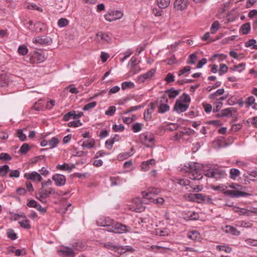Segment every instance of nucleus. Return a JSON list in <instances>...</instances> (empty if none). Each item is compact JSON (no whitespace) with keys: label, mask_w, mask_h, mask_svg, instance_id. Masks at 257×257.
Masks as SVG:
<instances>
[{"label":"nucleus","mask_w":257,"mask_h":257,"mask_svg":"<svg viewBox=\"0 0 257 257\" xmlns=\"http://www.w3.org/2000/svg\"><path fill=\"white\" fill-rule=\"evenodd\" d=\"M180 93L179 90H176L174 88H171L166 91V93L168 95L170 98H174L179 95Z\"/></svg>","instance_id":"4be33fe9"},{"label":"nucleus","mask_w":257,"mask_h":257,"mask_svg":"<svg viewBox=\"0 0 257 257\" xmlns=\"http://www.w3.org/2000/svg\"><path fill=\"white\" fill-rule=\"evenodd\" d=\"M9 171L10 168L7 165H4L3 166L0 167V176L2 177L6 176Z\"/></svg>","instance_id":"7c9ffc66"},{"label":"nucleus","mask_w":257,"mask_h":257,"mask_svg":"<svg viewBox=\"0 0 257 257\" xmlns=\"http://www.w3.org/2000/svg\"><path fill=\"white\" fill-rule=\"evenodd\" d=\"M52 179L57 186H63L66 183V177L62 174H56L52 176Z\"/></svg>","instance_id":"f8f14e48"},{"label":"nucleus","mask_w":257,"mask_h":257,"mask_svg":"<svg viewBox=\"0 0 257 257\" xmlns=\"http://www.w3.org/2000/svg\"><path fill=\"white\" fill-rule=\"evenodd\" d=\"M144 203H148L145 200H142L140 198L133 199L128 205L130 210L137 212H141L145 210V207Z\"/></svg>","instance_id":"7ed1b4c3"},{"label":"nucleus","mask_w":257,"mask_h":257,"mask_svg":"<svg viewBox=\"0 0 257 257\" xmlns=\"http://www.w3.org/2000/svg\"><path fill=\"white\" fill-rule=\"evenodd\" d=\"M164 80L165 81L167 82V83L174 82L175 81L174 76L173 75V74L169 73L167 74Z\"/></svg>","instance_id":"864d4df0"},{"label":"nucleus","mask_w":257,"mask_h":257,"mask_svg":"<svg viewBox=\"0 0 257 257\" xmlns=\"http://www.w3.org/2000/svg\"><path fill=\"white\" fill-rule=\"evenodd\" d=\"M192 196L195 198V201L198 202L206 201V198L209 200H211V198L209 197H207L206 196L202 194H193Z\"/></svg>","instance_id":"a878e982"},{"label":"nucleus","mask_w":257,"mask_h":257,"mask_svg":"<svg viewBox=\"0 0 257 257\" xmlns=\"http://www.w3.org/2000/svg\"><path fill=\"white\" fill-rule=\"evenodd\" d=\"M217 249L219 250H224L226 252L229 253L231 251V248L230 247L226 246H222V245H217L216 246Z\"/></svg>","instance_id":"4d7b16f0"},{"label":"nucleus","mask_w":257,"mask_h":257,"mask_svg":"<svg viewBox=\"0 0 257 257\" xmlns=\"http://www.w3.org/2000/svg\"><path fill=\"white\" fill-rule=\"evenodd\" d=\"M82 125L79 120H74L68 123V125L70 127H77Z\"/></svg>","instance_id":"13d9d810"},{"label":"nucleus","mask_w":257,"mask_h":257,"mask_svg":"<svg viewBox=\"0 0 257 257\" xmlns=\"http://www.w3.org/2000/svg\"><path fill=\"white\" fill-rule=\"evenodd\" d=\"M170 107L167 104L162 103L159 107L158 112L161 113H163L169 110Z\"/></svg>","instance_id":"e433bc0d"},{"label":"nucleus","mask_w":257,"mask_h":257,"mask_svg":"<svg viewBox=\"0 0 257 257\" xmlns=\"http://www.w3.org/2000/svg\"><path fill=\"white\" fill-rule=\"evenodd\" d=\"M224 92L223 88L218 89L215 93H211L209 95V98L211 99H215L217 96L221 95Z\"/></svg>","instance_id":"f704fd0d"},{"label":"nucleus","mask_w":257,"mask_h":257,"mask_svg":"<svg viewBox=\"0 0 257 257\" xmlns=\"http://www.w3.org/2000/svg\"><path fill=\"white\" fill-rule=\"evenodd\" d=\"M7 236L11 240H15L17 238V234L12 229H9L7 231Z\"/></svg>","instance_id":"a19ab883"},{"label":"nucleus","mask_w":257,"mask_h":257,"mask_svg":"<svg viewBox=\"0 0 257 257\" xmlns=\"http://www.w3.org/2000/svg\"><path fill=\"white\" fill-rule=\"evenodd\" d=\"M155 109V104L153 102H151L149 105V107L145 111L144 116V119L146 121H149L152 118V113Z\"/></svg>","instance_id":"a211bd4d"},{"label":"nucleus","mask_w":257,"mask_h":257,"mask_svg":"<svg viewBox=\"0 0 257 257\" xmlns=\"http://www.w3.org/2000/svg\"><path fill=\"white\" fill-rule=\"evenodd\" d=\"M250 30V24L246 23L242 25L240 28V31L243 35L247 34Z\"/></svg>","instance_id":"bb28decb"},{"label":"nucleus","mask_w":257,"mask_h":257,"mask_svg":"<svg viewBox=\"0 0 257 257\" xmlns=\"http://www.w3.org/2000/svg\"><path fill=\"white\" fill-rule=\"evenodd\" d=\"M205 175L208 177L215 178L216 180L223 178L226 176L225 172L219 168H214L207 170Z\"/></svg>","instance_id":"20e7f679"},{"label":"nucleus","mask_w":257,"mask_h":257,"mask_svg":"<svg viewBox=\"0 0 257 257\" xmlns=\"http://www.w3.org/2000/svg\"><path fill=\"white\" fill-rule=\"evenodd\" d=\"M24 177L28 180L40 182L42 180L41 176L37 172H33L31 173H27L24 174Z\"/></svg>","instance_id":"2eb2a0df"},{"label":"nucleus","mask_w":257,"mask_h":257,"mask_svg":"<svg viewBox=\"0 0 257 257\" xmlns=\"http://www.w3.org/2000/svg\"><path fill=\"white\" fill-rule=\"evenodd\" d=\"M98 224L107 227L106 230L115 233H122L129 231L130 228L120 223L114 222L109 217H104L97 222Z\"/></svg>","instance_id":"f257e3e1"},{"label":"nucleus","mask_w":257,"mask_h":257,"mask_svg":"<svg viewBox=\"0 0 257 257\" xmlns=\"http://www.w3.org/2000/svg\"><path fill=\"white\" fill-rule=\"evenodd\" d=\"M104 246L107 249L113 250L119 253V250H121L120 246L114 245L112 242H108L104 244Z\"/></svg>","instance_id":"412c9836"},{"label":"nucleus","mask_w":257,"mask_h":257,"mask_svg":"<svg viewBox=\"0 0 257 257\" xmlns=\"http://www.w3.org/2000/svg\"><path fill=\"white\" fill-rule=\"evenodd\" d=\"M188 238L196 240L200 238V233L198 231L192 230L188 232L187 235Z\"/></svg>","instance_id":"393cba45"},{"label":"nucleus","mask_w":257,"mask_h":257,"mask_svg":"<svg viewBox=\"0 0 257 257\" xmlns=\"http://www.w3.org/2000/svg\"><path fill=\"white\" fill-rule=\"evenodd\" d=\"M74 167V165H72V166H70L68 164L66 163H64L63 165H58L56 166V168L57 169L63 171H66L69 172H71Z\"/></svg>","instance_id":"5701e85b"},{"label":"nucleus","mask_w":257,"mask_h":257,"mask_svg":"<svg viewBox=\"0 0 257 257\" xmlns=\"http://www.w3.org/2000/svg\"><path fill=\"white\" fill-rule=\"evenodd\" d=\"M134 149L132 148L130 152L120 153L117 157V159L119 161H122L127 159L134 154Z\"/></svg>","instance_id":"6ab92c4d"},{"label":"nucleus","mask_w":257,"mask_h":257,"mask_svg":"<svg viewBox=\"0 0 257 257\" xmlns=\"http://www.w3.org/2000/svg\"><path fill=\"white\" fill-rule=\"evenodd\" d=\"M17 137L22 141H25V139H26V136L25 134H23L22 130H18Z\"/></svg>","instance_id":"0e129e2a"},{"label":"nucleus","mask_w":257,"mask_h":257,"mask_svg":"<svg viewBox=\"0 0 257 257\" xmlns=\"http://www.w3.org/2000/svg\"><path fill=\"white\" fill-rule=\"evenodd\" d=\"M12 157L7 153H2L0 154V160H11Z\"/></svg>","instance_id":"680f3d73"},{"label":"nucleus","mask_w":257,"mask_h":257,"mask_svg":"<svg viewBox=\"0 0 257 257\" xmlns=\"http://www.w3.org/2000/svg\"><path fill=\"white\" fill-rule=\"evenodd\" d=\"M8 80L6 79V77L4 75L0 76V86L4 87L8 85Z\"/></svg>","instance_id":"6e6d98bb"},{"label":"nucleus","mask_w":257,"mask_h":257,"mask_svg":"<svg viewBox=\"0 0 257 257\" xmlns=\"http://www.w3.org/2000/svg\"><path fill=\"white\" fill-rule=\"evenodd\" d=\"M223 117H230L232 116V112H236V109L234 107H230L223 109L221 110Z\"/></svg>","instance_id":"b1692460"},{"label":"nucleus","mask_w":257,"mask_h":257,"mask_svg":"<svg viewBox=\"0 0 257 257\" xmlns=\"http://www.w3.org/2000/svg\"><path fill=\"white\" fill-rule=\"evenodd\" d=\"M41 25V24L40 23H37L36 24H35L34 29L30 27H29L28 29L29 30H31L32 31L40 32L42 31V28L40 27Z\"/></svg>","instance_id":"09e8293b"},{"label":"nucleus","mask_w":257,"mask_h":257,"mask_svg":"<svg viewBox=\"0 0 257 257\" xmlns=\"http://www.w3.org/2000/svg\"><path fill=\"white\" fill-rule=\"evenodd\" d=\"M119 139V136L115 135L113 138L107 140L105 145H113L115 142H117Z\"/></svg>","instance_id":"ea45409f"},{"label":"nucleus","mask_w":257,"mask_h":257,"mask_svg":"<svg viewBox=\"0 0 257 257\" xmlns=\"http://www.w3.org/2000/svg\"><path fill=\"white\" fill-rule=\"evenodd\" d=\"M180 98L183 102L186 103L189 102L191 100L190 96L186 93H184Z\"/></svg>","instance_id":"774afa93"},{"label":"nucleus","mask_w":257,"mask_h":257,"mask_svg":"<svg viewBox=\"0 0 257 257\" xmlns=\"http://www.w3.org/2000/svg\"><path fill=\"white\" fill-rule=\"evenodd\" d=\"M28 50L25 45L20 46L18 48V52L22 55H25L28 53Z\"/></svg>","instance_id":"a18cd8bd"},{"label":"nucleus","mask_w":257,"mask_h":257,"mask_svg":"<svg viewBox=\"0 0 257 257\" xmlns=\"http://www.w3.org/2000/svg\"><path fill=\"white\" fill-rule=\"evenodd\" d=\"M160 192V190L158 189L152 188L147 192H144L143 194V200H145V202H147L148 203L152 202V200L154 198V196L155 195L158 194Z\"/></svg>","instance_id":"423d86ee"},{"label":"nucleus","mask_w":257,"mask_h":257,"mask_svg":"<svg viewBox=\"0 0 257 257\" xmlns=\"http://www.w3.org/2000/svg\"><path fill=\"white\" fill-rule=\"evenodd\" d=\"M140 140L142 143L145 145L148 143H155V137L151 133H146L140 135Z\"/></svg>","instance_id":"9d476101"},{"label":"nucleus","mask_w":257,"mask_h":257,"mask_svg":"<svg viewBox=\"0 0 257 257\" xmlns=\"http://www.w3.org/2000/svg\"><path fill=\"white\" fill-rule=\"evenodd\" d=\"M188 107V104H183L181 101L177 100L174 106V110L180 113L185 111Z\"/></svg>","instance_id":"4468645a"},{"label":"nucleus","mask_w":257,"mask_h":257,"mask_svg":"<svg viewBox=\"0 0 257 257\" xmlns=\"http://www.w3.org/2000/svg\"><path fill=\"white\" fill-rule=\"evenodd\" d=\"M96 37L95 40L97 42H99L101 40H104L106 42H108L110 40V38L108 35L102 32H98L96 34Z\"/></svg>","instance_id":"aec40b11"},{"label":"nucleus","mask_w":257,"mask_h":257,"mask_svg":"<svg viewBox=\"0 0 257 257\" xmlns=\"http://www.w3.org/2000/svg\"><path fill=\"white\" fill-rule=\"evenodd\" d=\"M219 28V24L218 21H215L211 25L210 31L211 34H215Z\"/></svg>","instance_id":"4c0bfd02"},{"label":"nucleus","mask_w":257,"mask_h":257,"mask_svg":"<svg viewBox=\"0 0 257 257\" xmlns=\"http://www.w3.org/2000/svg\"><path fill=\"white\" fill-rule=\"evenodd\" d=\"M189 2L188 0H176L174 2V8L177 11H183L186 9Z\"/></svg>","instance_id":"ddd939ff"},{"label":"nucleus","mask_w":257,"mask_h":257,"mask_svg":"<svg viewBox=\"0 0 257 257\" xmlns=\"http://www.w3.org/2000/svg\"><path fill=\"white\" fill-rule=\"evenodd\" d=\"M191 70V67L189 66H186L183 69L180 70L178 72V76H181L183 75L186 74L187 73H189Z\"/></svg>","instance_id":"37998d69"},{"label":"nucleus","mask_w":257,"mask_h":257,"mask_svg":"<svg viewBox=\"0 0 257 257\" xmlns=\"http://www.w3.org/2000/svg\"><path fill=\"white\" fill-rule=\"evenodd\" d=\"M224 194L230 196L232 197H238L240 196L246 197L250 196V194L242 192L239 190H226Z\"/></svg>","instance_id":"9b49d317"},{"label":"nucleus","mask_w":257,"mask_h":257,"mask_svg":"<svg viewBox=\"0 0 257 257\" xmlns=\"http://www.w3.org/2000/svg\"><path fill=\"white\" fill-rule=\"evenodd\" d=\"M96 104H97V103L96 101H92L90 103H88L86 104L83 107V110L84 111H87L90 109H92V108H94V107H95V106L96 105Z\"/></svg>","instance_id":"79ce46f5"},{"label":"nucleus","mask_w":257,"mask_h":257,"mask_svg":"<svg viewBox=\"0 0 257 257\" xmlns=\"http://www.w3.org/2000/svg\"><path fill=\"white\" fill-rule=\"evenodd\" d=\"M73 247L79 251L83 250L85 249V246L82 243H76L75 244L73 245Z\"/></svg>","instance_id":"bf43d9fd"},{"label":"nucleus","mask_w":257,"mask_h":257,"mask_svg":"<svg viewBox=\"0 0 257 257\" xmlns=\"http://www.w3.org/2000/svg\"><path fill=\"white\" fill-rule=\"evenodd\" d=\"M122 13L120 11H112L104 16L105 19L108 22H112L120 19L122 17Z\"/></svg>","instance_id":"1a4fd4ad"},{"label":"nucleus","mask_w":257,"mask_h":257,"mask_svg":"<svg viewBox=\"0 0 257 257\" xmlns=\"http://www.w3.org/2000/svg\"><path fill=\"white\" fill-rule=\"evenodd\" d=\"M33 42L36 45H50L52 42V40L51 38L43 36L41 37H37L33 39Z\"/></svg>","instance_id":"0eeeda50"},{"label":"nucleus","mask_w":257,"mask_h":257,"mask_svg":"<svg viewBox=\"0 0 257 257\" xmlns=\"http://www.w3.org/2000/svg\"><path fill=\"white\" fill-rule=\"evenodd\" d=\"M120 248H121V250H119V253H123L125 252L126 251H130L133 252L135 249L131 246L129 245H126L121 246H120Z\"/></svg>","instance_id":"c03bdc74"},{"label":"nucleus","mask_w":257,"mask_h":257,"mask_svg":"<svg viewBox=\"0 0 257 257\" xmlns=\"http://www.w3.org/2000/svg\"><path fill=\"white\" fill-rule=\"evenodd\" d=\"M135 86V85L132 82H127L125 81L121 84V88L123 90H125L127 89L133 88Z\"/></svg>","instance_id":"c9c22d12"},{"label":"nucleus","mask_w":257,"mask_h":257,"mask_svg":"<svg viewBox=\"0 0 257 257\" xmlns=\"http://www.w3.org/2000/svg\"><path fill=\"white\" fill-rule=\"evenodd\" d=\"M197 59V56L195 54H192L189 56V59L187 62L188 64H193L195 63V61Z\"/></svg>","instance_id":"69168bd1"},{"label":"nucleus","mask_w":257,"mask_h":257,"mask_svg":"<svg viewBox=\"0 0 257 257\" xmlns=\"http://www.w3.org/2000/svg\"><path fill=\"white\" fill-rule=\"evenodd\" d=\"M20 172L18 170H12L9 174L11 178H18L20 176Z\"/></svg>","instance_id":"338daca9"},{"label":"nucleus","mask_w":257,"mask_h":257,"mask_svg":"<svg viewBox=\"0 0 257 257\" xmlns=\"http://www.w3.org/2000/svg\"><path fill=\"white\" fill-rule=\"evenodd\" d=\"M212 188L215 191H220L224 193V192L226 191V189L227 187L223 185H218V186H213Z\"/></svg>","instance_id":"8fccbe9b"},{"label":"nucleus","mask_w":257,"mask_h":257,"mask_svg":"<svg viewBox=\"0 0 257 257\" xmlns=\"http://www.w3.org/2000/svg\"><path fill=\"white\" fill-rule=\"evenodd\" d=\"M113 130L115 132H122L124 130V126L122 124L117 125L114 124L112 126Z\"/></svg>","instance_id":"052dcab7"},{"label":"nucleus","mask_w":257,"mask_h":257,"mask_svg":"<svg viewBox=\"0 0 257 257\" xmlns=\"http://www.w3.org/2000/svg\"><path fill=\"white\" fill-rule=\"evenodd\" d=\"M142 107V105H137V106H134L131 107L128 109H127L125 111H124V113L127 114V113L132 112L133 111H135L138 109H141Z\"/></svg>","instance_id":"603ef678"},{"label":"nucleus","mask_w":257,"mask_h":257,"mask_svg":"<svg viewBox=\"0 0 257 257\" xmlns=\"http://www.w3.org/2000/svg\"><path fill=\"white\" fill-rule=\"evenodd\" d=\"M45 59L44 54L39 52H35L32 56V61L36 63H41L44 61Z\"/></svg>","instance_id":"dca6fc26"},{"label":"nucleus","mask_w":257,"mask_h":257,"mask_svg":"<svg viewBox=\"0 0 257 257\" xmlns=\"http://www.w3.org/2000/svg\"><path fill=\"white\" fill-rule=\"evenodd\" d=\"M230 177L232 179H235L240 174V171L237 169L232 168L230 170Z\"/></svg>","instance_id":"c756f323"},{"label":"nucleus","mask_w":257,"mask_h":257,"mask_svg":"<svg viewBox=\"0 0 257 257\" xmlns=\"http://www.w3.org/2000/svg\"><path fill=\"white\" fill-rule=\"evenodd\" d=\"M226 228V232L227 233H229L235 235H238L240 234V232L239 231L231 226L227 225Z\"/></svg>","instance_id":"cd10ccee"},{"label":"nucleus","mask_w":257,"mask_h":257,"mask_svg":"<svg viewBox=\"0 0 257 257\" xmlns=\"http://www.w3.org/2000/svg\"><path fill=\"white\" fill-rule=\"evenodd\" d=\"M55 193V189L52 187L47 189L42 188L39 193L36 195V197L42 203H46V199L49 197L50 194Z\"/></svg>","instance_id":"39448f33"},{"label":"nucleus","mask_w":257,"mask_h":257,"mask_svg":"<svg viewBox=\"0 0 257 257\" xmlns=\"http://www.w3.org/2000/svg\"><path fill=\"white\" fill-rule=\"evenodd\" d=\"M68 24V20L65 18H61L59 21H58V25L60 27H64Z\"/></svg>","instance_id":"3c124183"},{"label":"nucleus","mask_w":257,"mask_h":257,"mask_svg":"<svg viewBox=\"0 0 257 257\" xmlns=\"http://www.w3.org/2000/svg\"><path fill=\"white\" fill-rule=\"evenodd\" d=\"M75 111L74 110L67 113L63 116L64 120L68 121L71 116H72L73 117L74 115H75Z\"/></svg>","instance_id":"e2e57ef3"},{"label":"nucleus","mask_w":257,"mask_h":257,"mask_svg":"<svg viewBox=\"0 0 257 257\" xmlns=\"http://www.w3.org/2000/svg\"><path fill=\"white\" fill-rule=\"evenodd\" d=\"M256 41L254 39H251L245 43L246 47H252L253 49H257Z\"/></svg>","instance_id":"473e14b6"},{"label":"nucleus","mask_w":257,"mask_h":257,"mask_svg":"<svg viewBox=\"0 0 257 257\" xmlns=\"http://www.w3.org/2000/svg\"><path fill=\"white\" fill-rule=\"evenodd\" d=\"M143 124L141 123L136 122L132 125V130L134 133H138L141 131Z\"/></svg>","instance_id":"72a5a7b5"},{"label":"nucleus","mask_w":257,"mask_h":257,"mask_svg":"<svg viewBox=\"0 0 257 257\" xmlns=\"http://www.w3.org/2000/svg\"><path fill=\"white\" fill-rule=\"evenodd\" d=\"M228 70V67L224 64H221L219 69V74L222 75L223 74L227 72Z\"/></svg>","instance_id":"de8ad7c7"},{"label":"nucleus","mask_w":257,"mask_h":257,"mask_svg":"<svg viewBox=\"0 0 257 257\" xmlns=\"http://www.w3.org/2000/svg\"><path fill=\"white\" fill-rule=\"evenodd\" d=\"M156 73V70L152 69L147 72L139 76L138 78V82L139 83L145 82L147 80H151Z\"/></svg>","instance_id":"6e6552de"},{"label":"nucleus","mask_w":257,"mask_h":257,"mask_svg":"<svg viewBox=\"0 0 257 257\" xmlns=\"http://www.w3.org/2000/svg\"><path fill=\"white\" fill-rule=\"evenodd\" d=\"M245 64L244 63H240L238 65L233 66L231 69L233 71H238V72H241L245 69Z\"/></svg>","instance_id":"2f4dec72"},{"label":"nucleus","mask_w":257,"mask_h":257,"mask_svg":"<svg viewBox=\"0 0 257 257\" xmlns=\"http://www.w3.org/2000/svg\"><path fill=\"white\" fill-rule=\"evenodd\" d=\"M171 0H157L158 5L160 8L165 9L168 7Z\"/></svg>","instance_id":"c85d7f7f"},{"label":"nucleus","mask_w":257,"mask_h":257,"mask_svg":"<svg viewBox=\"0 0 257 257\" xmlns=\"http://www.w3.org/2000/svg\"><path fill=\"white\" fill-rule=\"evenodd\" d=\"M60 254L65 257H74L75 253L73 250L69 247H66L58 251Z\"/></svg>","instance_id":"f3484780"},{"label":"nucleus","mask_w":257,"mask_h":257,"mask_svg":"<svg viewBox=\"0 0 257 257\" xmlns=\"http://www.w3.org/2000/svg\"><path fill=\"white\" fill-rule=\"evenodd\" d=\"M202 166L197 163H189L186 164L181 170H185L188 173L190 179L194 180H200L202 177L201 169Z\"/></svg>","instance_id":"f03ea898"},{"label":"nucleus","mask_w":257,"mask_h":257,"mask_svg":"<svg viewBox=\"0 0 257 257\" xmlns=\"http://www.w3.org/2000/svg\"><path fill=\"white\" fill-rule=\"evenodd\" d=\"M31 149L30 146H22L19 152L23 155L26 154Z\"/></svg>","instance_id":"5fc2aeb1"},{"label":"nucleus","mask_w":257,"mask_h":257,"mask_svg":"<svg viewBox=\"0 0 257 257\" xmlns=\"http://www.w3.org/2000/svg\"><path fill=\"white\" fill-rule=\"evenodd\" d=\"M19 224L24 228L30 229L31 228V225L29 223V221L27 219L19 221Z\"/></svg>","instance_id":"58836bf2"},{"label":"nucleus","mask_w":257,"mask_h":257,"mask_svg":"<svg viewBox=\"0 0 257 257\" xmlns=\"http://www.w3.org/2000/svg\"><path fill=\"white\" fill-rule=\"evenodd\" d=\"M116 111V107L114 106H109L108 110L105 111V114L107 115L112 116L114 114Z\"/></svg>","instance_id":"49530a36"}]
</instances>
